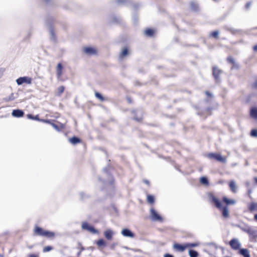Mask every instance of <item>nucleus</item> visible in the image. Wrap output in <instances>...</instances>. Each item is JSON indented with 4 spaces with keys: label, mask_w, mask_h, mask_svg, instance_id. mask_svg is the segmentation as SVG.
I'll list each match as a JSON object with an SVG mask.
<instances>
[{
    "label": "nucleus",
    "mask_w": 257,
    "mask_h": 257,
    "mask_svg": "<svg viewBox=\"0 0 257 257\" xmlns=\"http://www.w3.org/2000/svg\"><path fill=\"white\" fill-rule=\"evenodd\" d=\"M209 199L215 204V206L221 211L222 215L224 218L229 217V210L227 206L222 207L221 202L212 194H210Z\"/></svg>",
    "instance_id": "f257e3e1"
},
{
    "label": "nucleus",
    "mask_w": 257,
    "mask_h": 257,
    "mask_svg": "<svg viewBox=\"0 0 257 257\" xmlns=\"http://www.w3.org/2000/svg\"><path fill=\"white\" fill-rule=\"evenodd\" d=\"M150 218L151 220H152L153 221H163V219L162 217L158 213V212L156 210H155L154 208H151L150 209Z\"/></svg>",
    "instance_id": "f03ea898"
},
{
    "label": "nucleus",
    "mask_w": 257,
    "mask_h": 257,
    "mask_svg": "<svg viewBox=\"0 0 257 257\" xmlns=\"http://www.w3.org/2000/svg\"><path fill=\"white\" fill-rule=\"evenodd\" d=\"M32 82V78L28 76L21 77L16 80V82L18 85H20L23 83L27 84H31Z\"/></svg>",
    "instance_id": "7ed1b4c3"
},
{
    "label": "nucleus",
    "mask_w": 257,
    "mask_h": 257,
    "mask_svg": "<svg viewBox=\"0 0 257 257\" xmlns=\"http://www.w3.org/2000/svg\"><path fill=\"white\" fill-rule=\"evenodd\" d=\"M207 156L209 159H215L220 162L225 163L226 162V158L219 154L210 153L208 154Z\"/></svg>",
    "instance_id": "20e7f679"
},
{
    "label": "nucleus",
    "mask_w": 257,
    "mask_h": 257,
    "mask_svg": "<svg viewBox=\"0 0 257 257\" xmlns=\"http://www.w3.org/2000/svg\"><path fill=\"white\" fill-rule=\"evenodd\" d=\"M82 228L84 230H87L93 234L98 233V231L95 229L93 226L90 225L87 222H83L82 224Z\"/></svg>",
    "instance_id": "39448f33"
},
{
    "label": "nucleus",
    "mask_w": 257,
    "mask_h": 257,
    "mask_svg": "<svg viewBox=\"0 0 257 257\" xmlns=\"http://www.w3.org/2000/svg\"><path fill=\"white\" fill-rule=\"evenodd\" d=\"M229 244L230 246L235 250H237L239 248L241 244L238 239L236 238H233L229 241Z\"/></svg>",
    "instance_id": "423d86ee"
},
{
    "label": "nucleus",
    "mask_w": 257,
    "mask_h": 257,
    "mask_svg": "<svg viewBox=\"0 0 257 257\" xmlns=\"http://www.w3.org/2000/svg\"><path fill=\"white\" fill-rule=\"evenodd\" d=\"M83 51L85 54L88 55H95L97 53V50L92 47H86L84 48Z\"/></svg>",
    "instance_id": "0eeeda50"
},
{
    "label": "nucleus",
    "mask_w": 257,
    "mask_h": 257,
    "mask_svg": "<svg viewBox=\"0 0 257 257\" xmlns=\"http://www.w3.org/2000/svg\"><path fill=\"white\" fill-rule=\"evenodd\" d=\"M246 233L248 234L250 237L255 238L257 237V230L253 227L250 226L247 230Z\"/></svg>",
    "instance_id": "6e6552de"
},
{
    "label": "nucleus",
    "mask_w": 257,
    "mask_h": 257,
    "mask_svg": "<svg viewBox=\"0 0 257 257\" xmlns=\"http://www.w3.org/2000/svg\"><path fill=\"white\" fill-rule=\"evenodd\" d=\"M63 67L61 63H58L56 67V76L58 79H60L63 74Z\"/></svg>",
    "instance_id": "1a4fd4ad"
},
{
    "label": "nucleus",
    "mask_w": 257,
    "mask_h": 257,
    "mask_svg": "<svg viewBox=\"0 0 257 257\" xmlns=\"http://www.w3.org/2000/svg\"><path fill=\"white\" fill-rule=\"evenodd\" d=\"M121 233L125 237L133 238L135 236V234L130 229L127 228L122 229Z\"/></svg>",
    "instance_id": "9d476101"
},
{
    "label": "nucleus",
    "mask_w": 257,
    "mask_h": 257,
    "mask_svg": "<svg viewBox=\"0 0 257 257\" xmlns=\"http://www.w3.org/2000/svg\"><path fill=\"white\" fill-rule=\"evenodd\" d=\"M46 230L39 226H36L34 229V233L35 234L39 236H44Z\"/></svg>",
    "instance_id": "9b49d317"
},
{
    "label": "nucleus",
    "mask_w": 257,
    "mask_h": 257,
    "mask_svg": "<svg viewBox=\"0 0 257 257\" xmlns=\"http://www.w3.org/2000/svg\"><path fill=\"white\" fill-rule=\"evenodd\" d=\"M114 234V231L110 229H106L104 232V235L105 237L108 240H111Z\"/></svg>",
    "instance_id": "f8f14e48"
},
{
    "label": "nucleus",
    "mask_w": 257,
    "mask_h": 257,
    "mask_svg": "<svg viewBox=\"0 0 257 257\" xmlns=\"http://www.w3.org/2000/svg\"><path fill=\"white\" fill-rule=\"evenodd\" d=\"M173 247L174 249H176L179 251H183L185 250L186 248H187L186 243L184 244H180L179 243H175L173 245Z\"/></svg>",
    "instance_id": "ddd939ff"
},
{
    "label": "nucleus",
    "mask_w": 257,
    "mask_h": 257,
    "mask_svg": "<svg viewBox=\"0 0 257 257\" xmlns=\"http://www.w3.org/2000/svg\"><path fill=\"white\" fill-rule=\"evenodd\" d=\"M27 116L28 118L30 119L36 120L37 121H42V122H46V123H50V121L48 120L39 119L38 115H37L36 116H33V115H32L31 114H28L27 115Z\"/></svg>",
    "instance_id": "4468645a"
},
{
    "label": "nucleus",
    "mask_w": 257,
    "mask_h": 257,
    "mask_svg": "<svg viewBox=\"0 0 257 257\" xmlns=\"http://www.w3.org/2000/svg\"><path fill=\"white\" fill-rule=\"evenodd\" d=\"M222 71L216 67H213V75L216 81L219 79V74H221Z\"/></svg>",
    "instance_id": "2eb2a0df"
},
{
    "label": "nucleus",
    "mask_w": 257,
    "mask_h": 257,
    "mask_svg": "<svg viewBox=\"0 0 257 257\" xmlns=\"http://www.w3.org/2000/svg\"><path fill=\"white\" fill-rule=\"evenodd\" d=\"M24 113L23 110L20 109H15L13 110L12 113V115L16 117H21L23 116Z\"/></svg>",
    "instance_id": "dca6fc26"
},
{
    "label": "nucleus",
    "mask_w": 257,
    "mask_h": 257,
    "mask_svg": "<svg viewBox=\"0 0 257 257\" xmlns=\"http://www.w3.org/2000/svg\"><path fill=\"white\" fill-rule=\"evenodd\" d=\"M229 186L233 193H236L237 191V187L234 181L231 180L229 183Z\"/></svg>",
    "instance_id": "f3484780"
},
{
    "label": "nucleus",
    "mask_w": 257,
    "mask_h": 257,
    "mask_svg": "<svg viewBox=\"0 0 257 257\" xmlns=\"http://www.w3.org/2000/svg\"><path fill=\"white\" fill-rule=\"evenodd\" d=\"M248 210L250 212H257V202H251L248 206Z\"/></svg>",
    "instance_id": "a211bd4d"
},
{
    "label": "nucleus",
    "mask_w": 257,
    "mask_h": 257,
    "mask_svg": "<svg viewBox=\"0 0 257 257\" xmlns=\"http://www.w3.org/2000/svg\"><path fill=\"white\" fill-rule=\"evenodd\" d=\"M239 253L244 257H250L249 252L248 249L242 248L239 250Z\"/></svg>",
    "instance_id": "6ab92c4d"
},
{
    "label": "nucleus",
    "mask_w": 257,
    "mask_h": 257,
    "mask_svg": "<svg viewBox=\"0 0 257 257\" xmlns=\"http://www.w3.org/2000/svg\"><path fill=\"white\" fill-rule=\"evenodd\" d=\"M18 95L17 93H12L9 96L7 97L5 99L6 101H13L18 98Z\"/></svg>",
    "instance_id": "aec40b11"
},
{
    "label": "nucleus",
    "mask_w": 257,
    "mask_h": 257,
    "mask_svg": "<svg viewBox=\"0 0 257 257\" xmlns=\"http://www.w3.org/2000/svg\"><path fill=\"white\" fill-rule=\"evenodd\" d=\"M128 53V50L126 48H124L121 52L120 53V55H119V59H123L124 57H125L127 54Z\"/></svg>",
    "instance_id": "412c9836"
},
{
    "label": "nucleus",
    "mask_w": 257,
    "mask_h": 257,
    "mask_svg": "<svg viewBox=\"0 0 257 257\" xmlns=\"http://www.w3.org/2000/svg\"><path fill=\"white\" fill-rule=\"evenodd\" d=\"M223 201L226 203V205H233L235 204L236 201L234 199H229L224 197L223 198Z\"/></svg>",
    "instance_id": "4be33fe9"
},
{
    "label": "nucleus",
    "mask_w": 257,
    "mask_h": 257,
    "mask_svg": "<svg viewBox=\"0 0 257 257\" xmlns=\"http://www.w3.org/2000/svg\"><path fill=\"white\" fill-rule=\"evenodd\" d=\"M250 226L247 224L243 223L240 225H238L237 227H239L242 231L246 232L247 230L249 228Z\"/></svg>",
    "instance_id": "5701e85b"
},
{
    "label": "nucleus",
    "mask_w": 257,
    "mask_h": 257,
    "mask_svg": "<svg viewBox=\"0 0 257 257\" xmlns=\"http://www.w3.org/2000/svg\"><path fill=\"white\" fill-rule=\"evenodd\" d=\"M250 115L252 118H253L254 119H257V108L256 107H254L250 109Z\"/></svg>",
    "instance_id": "b1692460"
},
{
    "label": "nucleus",
    "mask_w": 257,
    "mask_h": 257,
    "mask_svg": "<svg viewBox=\"0 0 257 257\" xmlns=\"http://www.w3.org/2000/svg\"><path fill=\"white\" fill-rule=\"evenodd\" d=\"M44 236L48 238H53L55 236V233L52 231L46 230Z\"/></svg>",
    "instance_id": "393cba45"
},
{
    "label": "nucleus",
    "mask_w": 257,
    "mask_h": 257,
    "mask_svg": "<svg viewBox=\"0 0 257 257\" xmlns=\"http://www.w3.org/2000/svg\"><path fill=\"white\" fill-rule=\"evenodd\" d=\"M69 141L72 144L75 145V144L79 143L80 142V140L78 138L74 137L69 139Z\"/></svg>",
    "instance_id": "a878e982"
},
{
    "label": "nucleus",
    "mask_w": 257,
    "mask_h": 257,
    "mask_svg": "<svg viewBox=\"0 0 257 257\" xmlns=\"http://www.w3.org/2000/svg\"><path fill=\"white\" fill-rule=\"evenodd\" d=\"M227 61L228 62L232 63L233 64V66L232 69L237 68V65L235 63L234 60L231 57H228L227 58Z\"/></svg>",
    "instance_id": "bb28decb"
},
{
    "label": "nucleus",
    "mask_w": 257,
    "mask_h": 257,
    "mask_svg": "<svg viewBox=\"0 0 257 257\" xmlns=\"http://www.w3.org/2000/svg\"><path fill=\"white\" fill-rule=\"evenodd\" d=\"M96 244L98 247H104L106 245V242L103 239H100L96 241Z\"/></svg>",
    "instance_id": "cd10ccee"
},
{
    "label": "nucleus",
    "mask_w": 257,
    "mask_h": 257,
    "mask_svg": "<svg viewBox=\"0 0 257 257\" xmlns=\"http://www.w3.org/2000/svg\"><path fill=\"white\" fill-rule=\"evenodd\" d=\"M189 254L190 257H197L198 256V252L192 249H190L189 250Z\"/></svg>",
    "instance_id": "c85d7f7f"
},
{
    "label": "nucleus",
    "mask_w": 257,
    "mask_h": 257,
    "mask_svg": "<svg viewBox=\"0 0 257 257\" xmlns=\"http://www.w3.org/2000/svg\"><path fill=\"white\" fill-rule=\"evenodd\" d=\"M200 182L203 185H208V181L207 178H206L205 177H201L200 179Z\"/></svg>",
    "instance_id": "c756f323"
},
{
    "label": "nucleus",
    "mask_w": 257,
    "mask_h": 257,
    "mask_svg": "<svg viewBox=\"0 0 257 257\" xmlns=\"http://www.w3.org/2000/svg\"><path fill=\"white\" fill-rule=\"evenodd\" d=\"M154 34V31L152 29H148L145 31V35L147 36H152Z\"/></svg>",
    "instance_id": "7c9ffc66"
},
{
    "label": "nucleus",
    "mask_w": 257,
    "mask_h": 257,
    "mask_svg": "<svg viewBox=\"0 0 257 257\" xmlns=\"http://www.w3.org/2000/svg\"><path fill=\"white\" fill-rule=\"evenodd\" d=\"M147 201L150 204H153L154 203V196L151 195H148L147 196Z\"/></svg>",
    "instance_id": "2f4dec72"
},
{
    "label": "nucleus",
    "mask_w": 257,
    "mask_h": 257,
    "mask_svg": "<svg viewBox=\"0 0 257 257\" xmlns=\"http://www.w3.org/2000/svg\"><path fill=\"white\" fill-rule=\"evenodd\" d=\"M199 245L198 243H186V246L187 248L188 247H194L195 246H197Z\"/></svg>",
    "instance_id": "473e14b6"
},
{
    "label": "nucleus",
    "mask_w": 257,
    "mask_h": 257,
    "mask_svg": "<svg viewBox=\"0 0 257 257\" xmlns=\"http://www.w3.org/2000/svg\"><path fill=\"white\" fill-rule=\"evenodd\" d=\"M191 8L194 11H197L198 9V5L196 3L192 2L191 3Z\"/></svg>",
    "instance_id": "72a5a7b5"
},
{
    "label": "nucleus",
    "mask_w": 257,
    "mask_h": 257,
    "mask_svg": "<svg viewBox=\"0 0 257 257\" xmlns=\"http://www.w3.org/2000/svg\"><path fill=\"white\" fill-rule=\"evenodd\" d=\"M95 95L96 97H97L99 100H100L101 101H103L104 100L103 96L99 93L96 92L95 94Z\"/></svg>",
    "instance_id": "f704fd0d"
},
{
    "label": "nucleus",
    "mask_w": 257,
    "mask_h": 257,
    "mask_svg": "<svg viewBox=\"0 0 257 257\" xmlns=\"http://www.w3.org/2000/svg\"><path fill=\"white\" fill-rule=\"evenodd\" d=\"M64 90V87L63 86H60L58 88V95L62 94Z\"/></svg>",
    "instance_id": "c9c22d12"
},
{
    "label": "nucleus",
    "mask_w": 257,
    "mask_h": 257,
    "mask_svg": "<svg viewBox=\"0 0 257 257\" xmlns=\"http://www.w3.org/2000/svg\"><path fill=\"white\" fill-rule=\"evenodd\" d=\"M52 249V247L50 246H45L44 248H43V252H48V251H49L50 250H51Z\"/></svg>",
    "instance_id": "e433bc0d"
},
{
    "label": "nucleus",
    "mask_w": 257,
    "mask_h": 257,
    "mask_svg": "<svg viewBox=\"0 0 257 257\" xmlns=\"http://www.w3.org/2000/svg\"><path fill=\"white\" fill-rule=\"evenodd\" d=\"M250 135L252 137H257V130H252L251 131Z\"/></svg>",
    "instance_id": "4c0bfd02"
},
{
    "label": "nucleus",
    "mask_w": 257,
    "mask_h": 257,
    "mask_svg": "<svg viewBox=\"0 0 257 257\" xmlns=\"http://www.w3.org/2000/svg\"><path fill=\"white\" fill-rule=\"evenodd\" d=\"M218 34H219L218 31H215L213 32L211 34V36H212V37H213L214 38H217L218 37Z\"/></svg>",
    "instance_id": "58836bf2"
},
{
    "label": "nucleus",
    "mask_w": 257,
    "mask_h": 257,
    "mask_svg": "<svg viewBox=\"0 0 257 257\" xmlns=\"http://www.w3.org/2000/svg\"><path fill=\"white\" fill-rule=\"evenodd\" d=\"M252 86L254 88H257V79L255 80L254 82L252 84Z\"/></svg>",
    "instance_id": "ea45409f"
},
{
    "label": "nucleus",
    "mask_w": 257,
    "mask_h": 257,
    "mask_svg": "<svg viewBox=\"0 0 257 257\" xmlns=\"http://www.w3.org/2000/svg\"><path fill=\"white\" fill-rule=\"evenodd\" d=\"M51 125H52V126L57 131H59V128H58V127L57 125H56L55 124L53 123H51Z\"/></svg>",
    "instance_id": "a19ab883"
},
{
    "label": "nucleus",
    "mask_w": 257,
    "mask_h": 257,
    "mask_svg": "<svg viewBox=\"0 0 257 257\" xmlns=\"http://www.w3.org/2000/svg\"><path fill=\"white\" fill-rule=\"evenodd\" d=\"M164 257H174V256L172 254L166 253L164 254Z\"/></svg>",
    "instance_id": "79ce46f5"
},
{
    "label": "nucleus",
    "mask_w": 257,
    "mask_h": 257,
    "mask_svg": "<svg viewBox=\"0 0 257 257\" xmlns=\"http://www.w3.org/2000/svg\"><path fill=\"white\" fill-rule=\"evenodd\" d=\"M250 5H251V3L248 2V3H246V4L245 5V8L246 9H248L249 8V7L250 6Z\"/></svg>",
    "instance_id": "37998d69"
},
{
    "label": "nucleus",
    "mask_w": 257,
    "mask_h": 257,
    "mask_svg": "<svg viewBox=\"0 0 257 257\" xmlns=\"http://www.w3.org/2000/svg\"><path fill=\"white\" fill-rule=\"evenodd\" d=\"M85 195L84 193H83V192L80 193V196L81 199H83L84 198Z\"/></svg>",
    "instance_id": "c03bdc74"
},
{
    "label": "nucleus",
    "mask_w": 257,
    "mask_h": 257,
    "mask_svg": "<svg viewBox=\"0 0 257 257\" xmlns=\"http://www.w3.org/2000/svg\"><path fill=\"white\" fill-rule=\"evenodd\" d=\"M29 257H39L38 255L34 254H30L29 255Z\"/></svg>",
    "instance_id": "a18cd8bd"
},
{
    "label": "nucleus",
    "mask_w": 257,
    "mask_h": 257,
    "mask_svg": "<svg viewBox=\"0 0 257 257\" xmlns=\"http://www.w3.org/2000/svg\"><path fill=\"white\" fill-rule=\"evenodd\" d=\"M50 33H51V35H52V39H53L54 40V39H55V38H54V34L53 31L52 30L50 31Z\"/></svg>",
    "instance_id": "49530a36"
},
{
    "label": "nucleus",
    "mask_w": 257,
    "mask_h": 257,
    "mask_svg": "<svg viewBox=\"0 0 257 257\" xmlns=\"http://www.w3.org/2000/svg\"><path fill=\"white\" fill-rule=\"evenodd\" d=\"M135 119L137 121H141L142 120V117H135Z\"/></svg>",
    "instance_id": "de8ad7c7"
},
{
    "label": "nucleus",
    "mask_w": 257,
    "mask_h": 257,
    "mask_svg": "<svg viewBox=\"0 0 257 257\" xmlns=\"http://www.w3.org/2000/svg\"><path fill=\"white\" fill-rule=\"evenodd\" d=\"M253 49L254 51L257 52V44L253 47Z\"/></svg>",
    "instance_id": "09e8293b"
},
{
    "label": "nucleus",
    "mask_w": 257,
    "mask_h": 257,
    "mask_svg": "<svg viewBox=\"0 0 257 257\" xmlns=\"http://www.w3.org/2000/svg\"><path fill=\"white\" fill-rule=\"evenodd\" d=\"M123 1H124L123 0H117V2L118 3H121L123 2Z\"/></svg>",
    "instance_id": "8fccbe9b"
},
{
    "label": "nucleus",
    "mask_w": 257,
    "mask_h": 257,
    "mask_svg": "<svg viewBox=\"0 0 257 257\" xmlns=\"http://www.w3.org/2000/svg\"><path fill=\"white\" fill-rule=\"evenodd\" d=\"M144 183H146V184H149V181L148 180H144Z\"/></svg>",
    "instance_id": "3c124183"
},
{
    "label": "nucleus",
    "mask_w": 257,
    "mask_h": 257,
    "mask_svg": "<svg viewBox=\"0 0 257 257\" xmlns=\"http://www.w3.org/2000/svg\"><path fill=\"white\" fill-rule=\"evenodd\" d=\"M3 71H2L0 70V78L2 77V75H3Z\"/></svg>",
    "instance_id": "603ef678"
},
{
    "label": "nucleus",
    "mask_w": 257,
    "mask_h": 257,
    "mask_svg": "<svg viewBox=\"0 0 257 257\" xmlns=\"http://www.w3.org/2000/svg\"><path fill=\"white\" fill-rule=\"evenodd\" d=\"M206 94L207 96H211V94L208 91L206 92Z\"/></svg>",
    "instance_id": "864d4df0"
},
{
    "label": "nucleus",
    "mask_w": 257,
    "mask_h": 257,
    "mask_svg": "<svg viewBox=\"0 0 257 257\" xmlns=\"http://www.w3.org/2000/svg\"><path fill=\"white\" fill-rule=\"evenodd\" d=\"M254 219L257 221V214H255L254 216Z\"/></svg>",
    "instance_id": "5fc2aeb1"
},
{
    "label": "nucleus",
    "mask_w": 257,
    "mask_h": 257,
    "mask_svg": "<svg viewBox=\"0 0 257 257\" xmlns=\"http://www.w3.org/2000/svg\"><path fill=\"white\" fill-rule=\"evenodd\" d=\"M254 180H255V182L257 183V178H255Z\"/></svg>",
    "instance_id": "6e6d98bb"
},
{
    "label": "nucleus",
    "mask_w": 257,
    "mask_h": 257,
    "mask_svg": "<svg viewBox=\"0 0 257 257\" xmlns=\"http://www.w3.org/2000/svg\"><path fill=\"white\" fill-rule=\"evenodd\" d=\"M46 2H48L49 1V0H45Z\"/></svg>",
    "instance_id": "4d7b16f0"
},
{
    "label": "nucleus",
    "mask_w": 257,
    "mask_h": 257,
    "mask_svg": "<svg viewBox=\"0 0 257 257\" xmlns=\"http://www.w3.org/2000/svg\"><path fill=\"white\" fill-rule=\"evenodd\" d=\"M128 101L131 102V100H130V99H128Z\"/></svg>",
    "instance_id": "13d9d810"
}]
</instances>
